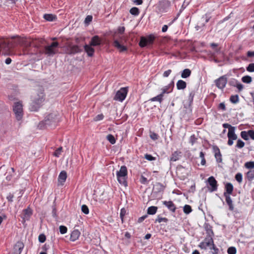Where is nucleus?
Segmentation results:
<instances>
[{"label":"nucleus","mask_w":254,"mask_h":254,"mask_svg":"<svg viewBox=\"0 0 254 254\" xmlns=\"http://www.w3.org/2000/svg\"><path fill=\"white\" fill-rule=\"evenodd\" d=\"M168 221V219L166 217H162L160 215L157 216V218L155 220V223L158 222L161 223L162 222H164L167 223Z\"/></svg>","instance_id":"nucleus-42"},{"label":"nucleus","mask_w":254,"mask_h":254,"mask_svg":"<svg viewBox=\"0 0 254 254\" xmlns=\"http://www.w3.org/2000/svg\"><path fill=\"white\" fill-rule=\"evenodd\" d=\"M239 98L238 95H232L230 98V101L234 104H236L239 102Z\"/></svg>","instance_id":"nucleus-40"},{"label":"nucleus","mask_w":254,"mask_h":254,"mask_svg":"<svg viewBox=\"0 0 254 254\" xmlns=\"http://www.w3.org/2000/svg\"><path fill=\"white\" fill-rule=\"evenodd\" d=\"M171 5V2L168 0L159 1L158 5V10L160 13L166 12Z\"/></svg>","instance_id":"nucleus-11"},{"label":"nucleus","mask_w":254,"mask_h":254,"mask_svg":"<svg viewBox=\"0 0 254 254\" xmlns=\"http://www.w3.org/2000/svg\"><path fill=\"white\" fill-rule=\"evenodd\" d=\"M215 83L216 86L220 89H223L225 88L227 83V78L226 75H223L220 76L218 79L215 80Z\"/></svg>","instance_id":"nucleus-13"},{"label":"nucleus","mask_w":254,"mask_h":254,"mask_svg":"<svg viewBox=\"0 0 254 254\" xmlns=\"http://www.w3.org/2000/svg\"><path fill=\"white\" fill-rule=\"evenodd\" d=\"M165 188V187L162 184L160 183H157L153 188L152 192L155 193L163 192Z\"/></svg>","instance_id":"nucleus-17"},{"label":"nucleus","mask_w":254,"mask_h":254,"mask_svg":"<svg viewBox=\"0 0 254 254\" xmlns=\"http://www.w3.org/2000/svg\"><path fill=\"white\" fill-rule=\"evenodd\" d=\"M247 177L249 181L253 180L254 179V169L248 171L247 173Z\"/></svg>","instance_id":"nucleus-39"},{"label":"nucleus","mask_w":254,"mask_h":254,"mask_svg":"<svg viewBox=\"0 0 254 254\" xmlns=\"http://www.w3.org/2000/svg\"><path fill=\"white\" fill-rule=\"evenodd\" d=\"M82 49L78 45H72L69 47L68 53L70 54H75L80 53Z\"/></svg>","instance_id":"nucleus-22"},{"label":"nucleus","mask_w":254,"mask_h":254,"mask_svg":"<svg viewBox=\"0 0 254 254\" xmlns=\"http://www.w3.org/2000/svg\"><path fill=\"white\" fill-rule=\"evenodd\" d=\"M32 214V210L29 208H28L27 209H24L22 213V218L25 220H28Z\"/></svg>","instance_id":"nucleus-24"},{"label":"nucleus","mask_w":254,"mask_h":254,"mask_svg":"<svg viewBox=\"0 0 254 254\" xmlns=\"http://www.w3.org/2000/svg\"><path fill=\"white\" fill-rule=\"evenodd\" d=\"M104 118V116L103 114H99L96 116L95 118V121H100L102 120Z\"/></svg>","instance_id":"nucleus-62"},{"label":"nucleus","mask_w":254,"mask_h":254,"mask_svg":"<svg viewBox=\"0 0 254 254\" xmlns=\"http://www.w3.org/2000/svg\"><path fill=\"white\" fill-rule=\"evenodd\" d=\"M84 49L89 57H92L93 56L95 50L92 47V46H90L89 44H86L84 46Z\"/></svg>","instance_id":"nucleus-25"},{"label":"nucleus","mask_w":254,"mask_h":254,"mask_svg":"<svg viewBox=\"0 0 254 254\" xmlns=\"http://www.w3.org/2000/svg\"><path fill=\"white\" fill-rule=\"evenodd\" d=\"M163 204L172 212H175L176 210V206L172 201H164Z\"/></svg>","instance_id":"nucleus-19"},{"label":"nucleus","mask_w":254,"mask_h":254,"mask_svg":"<svg viewBox=\"0 0 254 254\" xmlns=\"http://www.w3.org/2000/svg\"><path fill=\"white\" fill-rule=\"evenodd\" d=\"M246 69L249 72H254V63L249 64Z\"/></svg>","instance_id":"nucleus-53"},{"label":"nucleus","mask_w":254,"mask_h":254,"mask_svg":"<svg viewBox=\"0 0 254 254\" xmlns=\"http://www.w3.org/2000/svg\"><path fill=\"white\" fill-rule=\"evenodd\" d=\"M140 182L143 185L147 184L148 183V181L147 180V178H145L144 176L141 175L140 179H139Z\"/></svg>","instance_id":"nucleus-50"},{"label":"nucleus","mask_w":254,"mask_h":254,"mask_svg":"<svg viewBox=\"0 0 254 254\" xmlns=\"http://www.w3.org/2000/svg\"><path fill=\"white\" fill-rule=\"evenodd\" d=\"M207 182L209 185L208 187L210 192L216 191L218 188V184L217 181L214 177L211 176L207 179Z\"/></svg>","instance_id":"nucleus-12"},{"label":"nucleus","mask_w":254,"mask_h":254,"mask_svg":"<svg viewBox=\"0 0 254 254\" xmlns=\"http://www.w3.org/2000/svg\"><path fill=\"white\" fill-rule=\"evenodd\" d=\"M127 168L126 166H122L119 171L117 172V177L119 183L125 187L127 186Z\"/></svg>","instance_id":"nucleus-5"},{"label":"nucleus","mask_w":254,"mask_h":254,"mask_svg":"<svg viewBox=\"0 0 254 254\" xmlns=\"http://www.w3.org/2000/svg\"><path fill=\"white\" fill-rule=\"evenodd\" d=\"M63 150V147H60L55 150L54 153V155L57 157H59Z\"/></svg>","instance_id":"nucleus-44"},{"label":"nucleus","mask_w":254,"mask_h":254,"mask_svg":"<svg viewBox=\"0 0 254 254\" xmlns=\"http://www.w3.org/2000/svg\"><path fill=\"white\" fill-rule=\"evenodd\" d=\"M241 136L244 140H248L249 139L248 131V132H247L246 131H241Z\"/></svg>","instance_id":"nucleus-46"},{"label":"nucleus","mask_w":254,"mask_h":254,"mask_svg":"<svg viewBox=\"0 0 254 254\" xmlns=\"http://www.w3.org/2000/svg\"><path fill=\"white\" fill-rule=\"evenodd\" d=\"M58 117L59 114L57 112L49 113L45 117L44 121L39 124L38 127L42 128L44 127L43 125L49 126L53 125H55L59 121Z\"/></svg>","instance_id":"nucleus-3"},{"label":"nucleus","mask_w":254,"mask_h":254,"mask_svg":"<svg viewBox=\"0 0 254 254\" xmlns=\"http://www.w3.org/2000/svg\"><path fill=\"white\" fill-rule=\"evenodd\" d=\"M214 244L213 238L210 236H207L198 245L201 249L206 250L208 248L210 249Z\"/></svg>","instance_id":"nucleus-9"},{"label":"nucleus","mask_w":254,"mask_h":254,"mask_svg":"<svg viewBox=\"0 0 254 254\" xmlns=\"http://www.w3.org/2000/svg\"><path fill=\"white\" fill-rule=\"evenodd\" d=\"M173 87H174V82L172 81L169 84H168L167 86H165L161 89L162 92L161 93V94H162L163 96H164V95L165 94H166V93L168 94V93L171 92L173 90Z\"/></svg>","instance_id":"nucleus-21"},{"label":"nucleus","mask_w":254,"mask_h":254,"mask_svg":"<svg viewBox=\"0 0 254 254\" xmlns=\"http://www.w3.org/2000/svg\"><path fill=\"white\" fill-rule=\"evenodd\" d=\"M228 84L231 86L236 87L239 92L241 91L244 88L243 85L239 82L235 78H232L230 79L228 81Z\"/></svg>","instance_id":"nucleus-15"},{"label":"nucleus","mask_w":254,"mask_h":254,"mask_svg":"<svg viewBox=\"0 0 254 254\" xmlns=\"http://www.w3.org/2000/svg\"><path fill=\"white\" fill-rule=\"evenodd\" d=\"M243 176L241 173H238L235 175V179L237 181L241 183L242 182Z\"/></svg>","instance_id":"nucleus-51"},{"label":"nucleus","mask_w":254,"mask_h":254,"mask_svg":"<svg viewBox=\"0 0 254 254\" xmlns=\"http://www.w3.org/2000/svg\"><path fill=\"white\" fill-rule=\"evenodd\" d=\"M236 249L234 247H229L227 250V253L228 254H236Z\"/></svg>","instance_id":"nucleus-48"},{"label":"nucleus","mask_w":254,"mask_h":254,"mask_svg":"<svg viewBox=\"0 0 254 254\" xmlns=\"http://www.w3.org/2000/svg\"><path fill=\"white\" fill-rule=\"evenodd\" d=\"M213 150L215 152V157L218 163H221L222 161V155L220 153L219 148L217 146H214L213 147Z\"/></svg>","instance_id":"nucleus-23"},{"label":"nucleus","mask_w":254,"mask_h":254,"mask_svg":"<svg viewBox=\"0 0 254 254\" xmlns=\"http://www.w3.org/2000/svg\"><path fill=\"white\" fill-rule=\"evenodd\" d=\"M249 136L253 140H254V130H249L248 131Z\"/></svg>","instance_id":"nucleus-61"},{"label":"nucleus","mask_w":254,"mask_h":254,"mask_svg":"<svg viewBox=\"0 0 254 254\" xmlns=\"http://www.w3.org/2000/svg\"><path fill=\"white\" fill-rule=\"evenodd\" d=\"M126 213V209L124 208H122L121 210V212H120V217L122 221H123V218H124V217Z\"/></svg>","instance_id":"nucleus-60"},{"label":"nucleus","mask_w":254,"mask_h":254,"mask_svg":"<svg viewBox=\"0 0 254 254\" xmlns=\"http://www.w3.org/2000/svg\"><path fill=\"white\" fill-rule=\"evenodd\" d=\"M210 250H213V252H212L213 254H218L219 249L216 247L215 244H214L210 248Z\"/></svg>","instance_id":"nucleus-58"},{"label":"nucleus","mask_w":254,"mask_h":254,"mask_svg":"<svg viewBox=\"0 0 254 254\" xmlns=\"http://www.w3.org/2000/svg\"><path fill=\"white\" fill-rule=\"evenodd\" d=\"M92 20V15H87L84 20V23L85 24H89L90 22H91Z\"/></svg>","instance_id":"nucleus-56"},{"label":"nucleus","mask_w":254,"mask_h":254,"mask_svg":"<svg viewBox=\"0 0 254 254\" xmlns=\"http://www.w3.org/2000/svg\"><path fill=\"white\" fill-rule=\"evenodd\" d=\"M66 178H67L66 172L64 171H63L60 173V174L59 176V177H58L59 182H60L61 183H64L65 181Z\"/></svg>","instance_id":"nucleus-29"},{"label":"nucleus","mask_w":254,"mask_h":254,"mask_svg":"<svg viewBox=\"0 0 254 254\" xmlns=\"http://www.w3.org/2000/svg\"><path fill=\"white\" fill-rule=\"evenodd\" d=\"M176 86L178 90H183L186 88L187 83L183 80H179L177 82Z\"/></svg>","instance_id":"nucleus-30"},{"label":"nucleus","mask_w":254,"mask_h":254,"mask_svg":"<svg viewBox=\"0 0 254 254\" xmlns=\"http://www.w3.org/2000/svg\"><path fill=\"white\" fill-rule=\"evenodd\" d=\"M155 38L156 37L153 34H150L145 37H141L139 42V45L141 48L151 45L154 43Z\"/></svg>","instance_id":"nucleus-6"},{"label":"nucleus","mask_w":254,"mask_h":254,"mask_svg":"<svg viewBox=\"0 0 254 254\" xmlns=\"http://www.w3.org/2000/svg\"><path fill=\"white\" fill-rule=\"evenodd\" d=\"M60 232L62 234H64L67 232V228L63 225L60 226L59 227Z\"/></svg>","instance_id":"nucleus-52"},{"label":"nucleus","mask_w":254,"mask_h":254,"mask_svg":"<svg viewBox=\"0 0 254 254\" xmlns=\"http://www.w3.org/2000/svg\"><path fill=\"white\" fill-rule=\"evenodd\" d=\"M59 43L58 42H53L51 44L44 46L40 50V53L47 56H53L59 53Z\"/></svg>","instance_id":"nucleus-4"},{"label":"nucleus","mask_w":254,"mask_h":254,"mask_svg":"<svg viewBox=\"0 0 254 254\" xmlns=\"http://www.w3.org/2000/svg\"><path fill=\"white\" fill-rule=\"evenodd\" d=\"M125 27L123 26V27H119L118 29V32L119 33L121 34H122L124 33L125 32Z\"/></svg>","instance_id":"nucleus-64"},{"label":"nucleus","mask_w":254,"mask_h":254,"mask_svg":"<svg viewBox=\"0 0 254 254\" xmlns=\"http://www.w3.org/2000/svg\"><path fill=\"white\" fill-rule=\"evenodd\" d=\"M107 139L112 144H114L116 143V139L115 137L112 134H108L107 137Z\"/></svg>","instance_id":"nucleus-43"},{"label":"nucleus","mask_w":254,"mask_h":254,"mask_svg":"<svg viewBox=\"0 0 254 254\" xmlns=\"http://www.w3.org/2000/svg\"><path fill=\"white\" fill-rule=\"evenodd\" d=\"M144 158L148 161H153L156 159L155 157H153L151 155L148 154H146L145 155Z\"/></svg>","instance_id":"nucleus-57"},{"label":"nucleus","mask_w":254,"mask_h":254,"mask_svg":"<svg viewBox=\"0 0 254 254\" xmlns=\"http://www.w3.org/2000/svg\"><path fill=\"white\" fill-rule=\"evenodd\" d=\"M129 12L132 15L137 16L139 14V9L137 7H133L130 9Z\"/></svg>","instance_id":"nucleus-36"},{"label":"nucleus","mask_w":254,"mask_h":254,"mask_svg":"<svg viewBox=\"0 0 254 254\" xmlns=\"http://www.w3.org/2000/svg\"><path fill=\"white\" fill-rule=\"evenodd\" d=\"M163 97L162 94L160 93L156 97L151 98L150 100L152 101H158L161 103L163 101Z\"/></svg>","instance_id":"nucleus-37"},{"label":"nucleus","mask_w":254,"mask_h":254,"mask_svg":"<svg viewBox=\"0 0 254 254\" xmlns=\"http://www.w3.org/2000/svg\"><path fill=\"white\" fill-rule=\"evenodd\" d=\"M147 215H144L138 219L137 222L138 223H141L147 217Z\"/></svg>","instance_id":"nucleus-63"},{"label":"nucleus","mask_w":254,"mask_h":254,"mask_svg":"<svg viewBox=\"0 0 254 254\" xmlns=\"http://www.w3.org/2000/svg\"><path fill=\"white\" fill-rule=\"evenodd\" d=\"M191 71L189 68H186L183 70L181 73V77L183 78L189 77L191 74Z\"/></svg>","instance_id":"nucleus-31"},{"label":"nucleus","mask_w":254,"mask_h":254,"mask_svg":"<svg viewBox=\"0 0 254 254\" xmlns=\"http://www.w3.org/2000/svg\"><path fill=\"white\" fill-rule=\"evenodd\" d=\"M101 44V39L97 36L95 35L92 37L89 45L92 46H98Z\"/></svg>","instance_id":"nucleus-18"},{"label":"nucleus","mask_w":254,"mask_h":254,"mask_svg":"<svg viewBox=\"0 0 254 254\" xmlns=\"http://www.w3.org/2000/svg\"><path fill=\"white\" fill-rule=\"evenodd\" d=\"M80 232L78 230H74L71 233L70 240L74 242L77 240L80 236Z\"/></svg>","instance_id":"nucleus-27"},{"label":"nucleus","mask_w":254,"mask_h":254,"mask_svg":"<svg viewBox=\"0 0 254 254\" xmlns=\"http://www.w3.org/2000/svg\"><path fill=\"white\" fill-rule=\"evenodd\" d=\"M44 89L41 88L38 92L32 97L29 109L31 111H37L42 106L45 100V94Z\"/></svg>","instance_id":"nucleus-2"},{"label":"nucleus","mask_w":254,"mask_h":254,"mask_svg":"<svg viewBox=\"0 0 254 254\" xmlns=\"http://www.w3.org/2000/svg\"><path fill=\"white\" fill-rule=\"evenodd\" d=\"M245 146V142L241 139L237 140V144L236 147L238 148H242Z\"/></svg>","instance_id":"nucleus-47"},{"label":"nucleus","mask_w":254,"mask_h":254,"mask_svg":"<svg viewBox=\"0 0 254 254\" xmlns=\"http://www.w3.org/2000/svg\"><path fill=\"white\" fill-rule=\"evenodd\" d=\"M242 81L245 83H250L252 81V78L249 75H246L242 78Z\"/></svg>","instance_id":"nucleus-38"},{"label":"nucleus","mask_w":254,"mask_h":254,"mask_svg":"<svg viewBox=\"0 0 254 254\" xmlns=\"http://www.w3.org/2000/svg\"><path fill=\"white\" fill-rule=\"evenodd\" d=\"M182 153L180 151H176L174 152L170 158V162H175L179 160L182 157Z\"/></svg>","instance_id":"nucleus-20"},{"label":"nucleus","mask_w":254,"mask_h":254,"mask_svg":"<svg viewBox=\"0 0 254 254\" xmlns=\"http://www.w3.org/2000/svg\"><path fill=\"white\" fill-rule=\"evenodd\" d=\"M150 137L153 140H156L158 139V135L154 132H150Z\"/></svg>","instance_id":"nucleus-49"},{"label":"nucleus","mask_w":254,"mask_h":254,"mask_svg":"<svg viewBox=\"0 0 254 254\" xmlns=\"http://www.w3.org/2000/svg\"><path fill=\"white\" fill-rule=\"evenodd\" d=\"M81 210L83 213L85 214H87L89 213V209L88 207L86 205H82L81 206Z\"/></svg>","instance_id":"nucleus-55"},{"label":"nucleus","mask_w":254,"mask_h":254,"mask_svg":"<svg viewBox=\"0 0 254 254\" xmlns=\"http://www.w3.org/2000/svg\"><path fill=\"white\" fill-rule=\"evenodd\" d=\"M15 37L9 38H0V54L9 55L11 49L14 48L19 43V40H15Z\"/></svg>","instance_id":"nucleus-1"},{"label":"nucleus","mask_w":254,"mask_h":254,"mask_svg":"<svg viewBox=\"0 0 254 254\" xmlns=\"http://www.w3.org/2000/svg\"><path fill=\"white\" fill-rule=\"evenodd\" d=\"M234 190L233 185L231 183H227L225 185V191L224 193L232 194Z\"/></svg>","instance_id":"nucleus-26"},{"label":"nucleus","mask_w":254,"mask_h":254,"mask_svg":"<svg viewBox=\"0 0 254 254\" xmlns=\"http://www.w3.org/2000/svg\"><path fill=\"white\" fill-rule=\"evenodd\" d=\"M245 167L247 169H253L254 168V161L247 162L245 164Z\"/></svg>","instance_id":"nucleus-45"},{"label":"nucleus","mask_w":254,"mask_h":254,"mask_svg":"<svg viewBox=\"0 0 254 254\" xmlns=\"http://www.w3.org/2000/svg\"><path fill=\"white\" fill-rule=\"evenodd\" d=\"M157 209L158 208L157 206H150L147 209V214L149 215H154L156 213Z\"/></svg>","instance_id":"nucleus-33"},{"label":"nucleus","mask_w":254,"mask_h":254,"mask_svg":"<svg viewBox=\"0 0 254 254\" xmlns=\"http://www.w3.org/2000/svg\"><path fill=\"white\" fill-rule=\"evenodd\" d=\"M46 240V236L44 234L39 235L38 240L40 243H44Z\"/></svg>","instance_id":"nucleus-54"},{"label":"nucleus","mask_w":254,"mask_h":254,"mask_svg":"<svg viewBox=\"0 0 254 254\" xmlns=\"http://www.w3.org/2000/svg\"><path fill=\"white\" fill-rule=\"evenodd\" d=\"M235 127H232L229 130H228L227 134L228 138H231L234 140H236L237 139V135L235 133Z\"/></svg>","instance_id":"nucleus-28"},{"label":"nucleus","mask_w":254,"mask_h":254,"mask_svg":"<svg viewBox=\"0 0 254 254\" xmlns=\"http://www.w3.org/2000/svg\"><path fill=\"white\" fill-rule=\"evenodd\" d=\"M44 18L48 21H53L56 19L57 17L56 15L52 14H45L44 15Z\"/></svg>","instance_id":"nucleus-32"},{"label":"nucleus","mask_w":254,"mask_h":254,"mask_svg":"<svg viewBox=\"0 0 254 254\" xmlns=\"http://www.w3.org/2000/svg\"><path fill=\"white\" fill-rule=\"evenodd\" d=\"M195 94V91L194 90H192L190 93L189 97H188V101L189 102V106H190L191 104L192 103L193 100V97Z\"/></svg>","instance_id":"nucleus-34"},{"label":"nucleus","mask_w":254,"mask_h":254,"mask_svg":"<svg viewBox=\"0 0 254 254\" xmlns=\"http://www.w3.org/2000/svg\"><path fill=\"white\" fill-rule=\"evenodd\" d=\"M124 37L122 36L120 37L118 39L114 40L113 45L120 52H124L127 50V46L124 45Z\"/></svg>","instance_id":"nucleus-8"},{"label":"nucleus","mask_w":254,"mask_h":254,"mask_svg":"<svg viewBox=\"0 0 254 254\" xmlns=\"http://www.w3.org/2000/svg\"><path fill=\"white\" fill-rule=\"evenodd\" d=\"M183 210L185 213L189 214L192 211V209L190 205L186 204L184 206Z\"/></svg>","instance_id":"nucleus-41"},{"label":"nucleus","mask_w":254,"mask_h":254,"mask_svg":"<svg viewBox=\"0 0 254 254\" xmlns=\"http://www.w3.org/2000/svg\"><path fill=\"white\" fill-rule=\"evenodd\" d=\"M231 194L223 193V195L225 197L226 202L229 206V210L232 211L234 209V207L233 203V201L230 196Z\"/></svg>","instance_id":"nucleus-16"},{"label":"nucleus","mask_w":254,"mask_h":254,"mask_svg":"<svg viewBox=\"0 0 254 254\" xmlns=\"http://www.w3.org/2000/svg\"><path fill=\"white\" fill-rule=\"evenodd\" d=\"M210 18V16L209 15L206 14L203 15L199 22V25H197L195 26L196 30L201 29L203 27L205 26V23H207Z\"/></svg>","instance_id":"nucleus-14"},{"label":"nucleus","mask_w":254,"mask_h":254,"mask_svg":"<svg viewBox=\"0 0 254 254\" xmlns=\"http://www.w3.org/2000/svg\"><path fill=\"white\" fill-rule=\"evenodd\" d=\"M197 138L195 137V135L194 134L190 136V142L193 145L196 141Z\"/></svg>","instance_id":"nucleus-59"},{"label":"nucleus","mask_w":254,"mask_h":254,"mask_svg":"<svg viewBox=\"0 0 254 254\" xmlns=\"http://www.w3.org/2000/svg\"><path fill=\"white\" fill-rule=\"evenodd\" d=\"M13 110L17 120H21L23 115L22 105L21 102H18L14 103L13 106Z\"/></svg>","instance_id":"nucleus-7"},{"label":"nucleus","mask_w":254,"mask_h":254,"mask_svg":"<svg viewBox=\"0 0 254 254\" xmlns=\"http://www.w3.org/2000/svg\"><path fill=\"white\" fill-rule=\"evenodd\" d=\"M128 92L127 87H122L118 91L114 97L116 100H119L122 102L124 100L127 96Z\"/></svg>","instance_id":"nucleus-10"},{"label":"nucleus","mask_w":254,"mask_h":254,"mask_svg":"<svg viewBox=\"0 0 254 254\" xmlns=\"http://www.w3.org/2000/svg\"><path fill=\"white\" fill-rule=\"evenodd\" d=\"M15 247L18 249V252L15 254H21L24 247V245L22 243L18 242L15 245Z\"/></svg>","instance_id":"nucleus-35"}]
</instances>
